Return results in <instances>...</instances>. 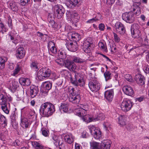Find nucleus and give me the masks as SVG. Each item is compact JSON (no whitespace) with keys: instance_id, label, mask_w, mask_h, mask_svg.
<instances>
[{"instance_id":"79ce46f5","label":"nucleus","mask_w":149,"mask_h":149,"mask_svg":"<svg viewBox=\"0 0 149 149\" xmlns=\"http://www.w3.org/2000/svg\"><path fill=\"white\" fill-rule=\"evenodd\" d=\"M8 29L4 26L3 24L1 22H0V34H3L5 32H7Z\"/></svg>"},{"instance_id":"cd10ccee","label":"nucleus","mask_w":149,"mask_h":149,"mask_svg":"<svg viewBox=\"0 0 149 149\" xmlns=\"http://www.w3.org/2000/svg\"><path fill=\"white\" fill-rule=\"evenodd\" d=\"M43 90L46 92L50 90L52 87V83L48 81H46L42 84Z\"/></svg>"},{"instance_id":"412c9836","label":"nucleus","mask_w":149,"mask_h":149,"mask_svg":"<svg viewBox=\"0 0 149 149\" xmlns=\"http://www.w3.org/2000/svg\"><path fill=\"white\" fill-rule=\"evenodd\" d=\"M111 143L108 140H104L102 141L101 143L102 149H110Z\"/></svg>"},{"instance_id":"9d476101","label":"nucleus","mask_w":149,"mask_h":149,"mask_svg":"<svg viewBox=\"0 0 149 149\" xmlns=\"http://www.w3.org/2000/svg\"><path fill=\"white\" fill-rule=\"evenodd\" d=\"M88 85L90 89L93 92L97 91L100 88V84L96 80L90 81Z\"/></svg>"},{"instance_id":"bf43d9fd","label":"nucleus","mask_w":149,"mask_h":149,"mask_svg":"<svg viewBox=\"0 0 149 149\" xmlns=\"http://www.w3.org/2000/svg\"><path fill=\"white\" fill-rule=\"evenodd\" d=\"M114 38L116 42H118L120 40V38L116 33H113Z\"/></svg>"},{"instance_id":"393cba45","label":"nucleus","mask_w":149,"mask_h":149,"mask_svg":"<svg viewBox=\"0 0 149 149\" xmlns=\"http://www.w3.org/2000/svg\"><path fill=\"white\" fill-rule=\"evenodd\" d=\"M75 113L79 117L84 116L87 114V109L82 108H78L76 109Z\"/></svg>"},{"instance_id":"a878e982","label":"nucleus","mask_w":149,"mask_h":149,"mask_svg":"<svg viewBox=\"0 0 149 149\" xmlns=\"http://www.w3.org/2000/svg\"><path fill=\"white\" fill-rule=\"evenodd\" d=\"M64 139L65 141L68 143L71 144L74 140V137L71 134H67L64 136Z\"/></svg>"},{"instance_id":"0eeeda50","label":"nucleus","mask_w":149,"mask_h":149,"mask_svg":"<svg viewBox=\"0 0 149 149\" xmlns=\"http://www.w3.org/2000/svg\"><path fill=\"white\" fill-rule=\"evenodd\" d=\"M91 38H88L84 41L82 45L84 51L86 53H90L91 46L93 45L92 42Z\"/></svg>"},{"instance_id":"1a4fd4ad","label":"nucleus","mask_w":149,"mask_h":149,"mask_svg":"<svg viewBox=\"0 0 149 149\" xmlns=\"http://www.w3.org/2000/svg\"><path fill=\"white\" fill-rule=\"evenodd\" d=\"M54 12L58 19L61 18L65 12L64 8L61 6L55 5L54 8Z\"/></svg>"},{"instance_id":"20e7f679","label":"nucleus","mask_w":149,"mask_h":149,"mask_svg":"<svg viewBox=\"0 0 149 149\" xmlns=\"http://www.w3.org/2000/svg\"><path fill=\"white\" fill-rule=\"evenodd\" d=\"M66 14L68 19L73 23H76L79 21L80 17L76 12L68 11Z\"/></svg>"},{"instance_id":"13d9d810","label":"nucleus","mask_w":149,"mask_h":149,"mask_svg":"<svg viewBox=\"0 0 149 149\" xmlns=\"http://www.w3.org/2000/svg\"><path fill=\"white\" fill-rule=\"evenodd\" d=\"M49 52L52 53L54 54L57 53V51L55 47L49 48Z\"/></svg>"},{"instance_id":"a211bd4d","label":"nucleus","mask_w":149,"mask_h":149,"mask_svg":"<svg viewBox=\"0 0 149 149\" xmlns=\"http://www.w3.org/2000/svg\"><path fill=\"white\" fill-rule=\"evenodd\" d=\"M104 115L102 113H99L96 115L95 116L91 117H89V122L91 121H95L98 120H102L104 119Z\"/></svg>"},{"instance_id":"2eb2a0df","label":"nucleus","mask_w":149,"mask_h":149,"mask_svg":"<svg viewBox=\"0 0 149 149\" xmlns=\"http://www.w3.org/2000/svg\"><path fill=\"white\" fill-rule=\"evenodd\" d=\"M70 81L73 84L76 86H82L84 85V82L82 78L77 79L76 78H73L71 77Z\"/></svg>"},{"instance_id":"aec40b11","label":"nucleus","mask_w":149,"mask_h":149,"mask_svg":"<svg viewBox=\"0 0 149 149\" xmlns=\"http://www.w3.org/2000/svg\"><path fill=\"white\" fill-rule=\"evenodd\" d=\"M65 45L68 49L71 52H74L77 49V45L76 43L73 44L72 42H67Z\"/></svg>"},{"instance_id":"4be33fe9","label":"nucleus","mask_w":149,"mask_h":149,"mask_svg":"<svg viewBox=\"0 0 149 149\" xmlns=\"http://www.w3.org/2000/svg\"><path fill=\"white\" fill-rule=\"evenodd\" d=\"M69 103L68 102H65L61 104L60 110L61 112H67L68 111Z\"/></svg>"},{"instance_id":"4c0bfd02","label":"nucleus","mask_w":149,"mask_h":149,"mask_svg":"<svg viewBox=\"0 0 149 149\" xmlns=\"http://www.w3.org/2000/svg\"><path fill=\"white\" fill-rule=\"evenodd\" d=\"M21 121L22 125L23 127H25L26 128L28 127L29 123L26 118H24L22 119Z\"/></svg>"},{"instance_id":"423d86ee","label":"nucleus","mask_w":149,"mask_h":149,"mask_svg":"<svg viewBox=\"0 0 149 149\" xmlns=\"http://www.w3.org/2000/svg\"><path fill=\"white\" fill-rule=\"evenodd\" d=\"M123 19L126 22L131 23L134 22L135 18L134 13L132 12H126L123 14Z\"/></svg>"},{"instance_id":"f257e3e1","label":"nucleus","mask_w":149,"mask_h":149,"mask_svg":"<svg viewBox=\"0 0 149 149\" xmlns=\"http://www.w3.org/2000/svg\"><path fill=\"white\" fill-rule=\"evenodd\" d=\"M55 111L54 106L51 103L47 102L41 105L40 109V113L47 117L52 115Z\"/></svg>"},{"instance_id":"ddd939ff","label":"nucleus","mask_w":149,"mask_h":149,"mask_svg":"<svg viewBox=\"0 0 149 149\" xmlns=\"http://www.w3.org/2000/svg\"><path fill=\"white\" fill-rule=\"evenodd\" d=\"M70 102L73 103L77 104L78 103L80 100V97L78 94H74V93H71L69 98Z\"/></svg>"},{"instance_id":"c85d7f7f","label":"nucleus","mask_w":149,"mask_h":149,"mask_svg":"<svg viewBox=\"0 0 149 149\" xmlns=\"http://www.w3.org/2000/svg\"><path fill=\"white\" fill-rule=\"evenodd\" d=\"M71 57L69 56L67 57V59L64 61V64L65 65V67L68 69L73 63L72 60H71Z\"/></svg>"},{"instance_id":"0e129e2a","label":"nucleus","mask_w":149,"mask_h":149,"mask_svg":"<svg viewBox=\"0 0 149 149\" xmlns=\"http://www.w3.org/2000/svg\"><path fill=\"white\" fill-rule=\"evenodd\" d=\"M8 23L9 26L11 29L12 28V21L10 17H8Z\"/></svg>"},{"instance_id":"680f3d73","label":"nucleus","mask_w":149,"mask_h":149,"mask_svg":"<svg viewBox=\"0 0 149 149\" xmlns=\"http://www.w3.org/2000/svg\"><path fill=\"white\" fill-rule=\"evenodd\" d=\"M54 47H55V44L52 41H50L49 42L48 46V49H49L50 48Z\"/></svg>"},{"instance_id":"7c9ffc66","label":"nucleus","mask_w":149,"mask_h":149,"mask_svg":"<svg viewBox=\"0 0 149 149\" xmlns=\"http://www.w3.org/2000/svg\"><path fill=\"white\" fill-rule=\"evenodd\" d=\"M17 35V32L14 30L11 31L9 35V38L12 40L13 42L15 44L17 42L14 40V38Z\"/></svg>"},{"instance_id":"864d4df0","label":"nucleus","mask_w":149,"mask_h":149,"mask_svg":"<svg viewBox=\"0 0 149 149\" xmlns=\"http://www.w3.org/2000/svg\"><path fill=\"white\" fill-rule=\"evenodd\" d=\"M140 49H143L144 51H146L149 48V45L147 44H143L140 47Z\"/></svg>"},{"instance_id":"f3484780","label":"nucleus","mask_w":149,"mask_h":149,"mask_svg":"<svg viewBox=\"0 0 149 149\" xmlns=\"http://www.w3.org/2000/svg\"><path fill=\"white\" fill-rule=\"evenodd\" d=\"M25 54L24 50L22 47L18 48L16 51V56L18 58H22L24 56Z\"/></svg>"},{"instance_id":"052dcab7","label":"nucleus","mask_w":149,"mask_h":149,"mask_svg":"<svg viewBox=\"0 0 149 149\" xmlns=\"http://www.w3.org/2000/svg\"><path fill=\"white\" fill-rule=\"evenodd\" d=\"M98 19L95 17L94 18H93L91 19L88 20L87 22V23H93L94 22H96L98 20Z\"/></svg>"},{"instance_id":"8fccbe9b","label":"nucleus","mask_w":149,"mask_h":149,"mask_svg":"<svg viewBox=\"0 0 149 149\" xmlns=\"http://www.w3.org/2000/svg\"><path fill=\"white\" fill-rule=\"evenodd\" d=\"M124 77L125 79L129 82H132L133 81V80L132 79L131 76L129 74H125Z\"/></svg>"},{"instance_id":"603ef678","label":"nucleus","mask_w":149,"mask_h":149,"mask_svg":"<svg viewBox=\"0 0 149 149\" xmlns=\"http://www.w3.org/2000/svg\"><path fill=\"white\" fill-rule=\"evenodd\" d=\"M110 48L109 49L111 51V52L113 53L115 52H116V48L113 45L112 43H110L109 44Z\"/></svg>"},{"instance_id":"6ab92c4d","label":"nucleus","mask_w":149,"mask_h":149,"mask_svg":"<svg viewBox=\"0 0 149 149\" xmlns=\"http://www.w3.org/2000/svg\"><path fill=\"white\" fill-rule=\"evenodd\" d=\"M135 79L136 82L139 85H142L145 84L144 76L141 74H136Z\"/></svg>"},{"instance_id":"dca6fc26","label":"nucleus","mask_w":149,"mask_h":149,"mask_svg":"<svg viewBox=\"0 0 149 149\" xmlns=\"http://www.w3.org/2000/svg\"><path fill=\"white\" fill-rule=\"evenodd\" d=\"M123 91L125 94L130 96L133 95L134 93V90L132 88L127 85L123 87Z\"/></svg>"},{"instance_id":"f03ea898","label":"nucleus","mask_w":149,"mask_h":149,"mask_svg":"<svg viewBox=\"0 0 149 149\" xmlns=\"http://www.w3.org/2000/svg\"><path fill=\"white\" fill-rule=\"evenodd\" d=\"M51 74V71L49 69L43 68L40 69L38 72L37 77L40 80L42 81L49 77Z\"/></svg>"},{"instance_id":"e2e57ef3","label":"nucleus","mask_w":149,"mask_h":149,"mask_svg":"<svg viewBox=\"0 0 149 149\" xmlns=\"http://www.w3.org/2000/svg\"><path fill=\"white\" fill-rule=\"evenodd\" d=\"M77 67L76 65L73 63L69 69L71 71H74Z\"/></svg>"},{"instance_id":"a19ab883","label":"nucleus","mask_w":149,"mask_h":149,"mask_svg":"<svg viewBox=\"0 0 149 149\" xmlns=\"http://www.w3.org/2000/svg\"><path fill=\"white\" fill-rule=\"evenodd\" d=\"M71 37L73 39H75V40H79L81 39V36L78 33L73 32L71 35Z\"/></svg>"},{"instance_id":"3c124183","label":"nucleus","mask_w":149,"mask_h":149,"mask_svg":"<svg viewBox=\"0 0 149 149\" xmlns=\"http://www.w3.org/2000/svg\"><path fill=\"white\" fill-rule=\"evenodd\" d=\"M1 109L6 114H8L9 113V110L7 107V104L1 105Z\"/></svg>"},{"instance_id":"e433bc0d","label":"nucleus","mask_w":149,"mask_h":149,"mask_svg":"<svg viewBox=\"0 0 149 149\" xmlns=\"http://www.w3.org/2000/svg\"><path fill=\"white\" fill-rule=\"evenodd\" d=\"M32 145L36 149H42L43 147V146L42 144L36 141L32 142Z\"/></svg>"},{"instance_id":"6e6552de","label":"nucleus","mask_w":149,"mask_h":149,"mask_svg":"<svg viewBox=\"0 0 149 149\" xmlns=\"http://www.w3.org/2000/svg\"><path fill=\"white\" fill-rule=\"evenodd\" d=\"M133 105V103L129 100H124L120 104L121 109L124 111H129Z\"/></svg>"},{"instance_id":"09e8293b","label":"nucleus","mask_w":149,"mask_h":149,"mask_svg":"<svg viewBox=\"0 0 149 149\" xmlns=\"http://www.w3.org/2000/svg\"><path fill=\"white\" fill-rule=\"evenodd\" d=\"M41 131L42 135L45 136H48L49 135V132L45 128H42Z\"/></svg>"},{"instance_id":"f704fd0d","label":"nucleus","mask_w":149,"mask_h":149,"mask_svg":"<svg viewBox=\"0 0 149 149\" xmlns=\"http://www.w3.org/2000/svg\"><path fill=\"white\" fill-rule=\"evenodd\" d=\"M6 58L5 57H0V69H3L5 67Z\"/></svg>"},{"instance_id":"39448f33","label":"nucleus","mask_w":149,"mask_h":149,"mask_svg":"<svg viewBox=\"0 0 149 149\" xmlns=\"http://www.w3.org/2000/svg\"><path fill=\"white\" fill-rule=\"evenodd\" d=\"M89 128L90 133L95 139H98L101 137L102 133L99 129L95 127L93 125H90Z\"/></svg>"},{"instance_id":"c756f323","label":"nucleus","mask_w":149,"mask_h":149,"mask_svg":"<svg viewBox=\"0 0 149 149\" xmlns=\"http://www.w3.org/2000/svg\"><path fill=\"white\" fill-rule=\"evenodd\" d=\"M71 59L73 63H76L81 64L85 62L84 59H81L76 56H73L71 57Z\"/></svg>"},{"instance_id":"2f4dec72","label":"nucleus","mask_w":149,"mask_h":149,"mask_svg":"<svg viewBox=\"0 0 149 149\" xmlns=\"http://www.w3.org/2000/svg\"><path fill=\"white\" fill-rule=\"evenodd\" d=\"M7 124V120L3 116H1L0 118V128L1 127H4Z\"/></svg>"},{"instance_id":"de8ad7c7","label":"nucleus","mask_w":149,"mask_h":149,"mask_svg":"<svg viewBox=\"0 0 149 149\" xmlns=\"http://www.w3.org/2000/svg\"><path fill=\"white\" fill-rule=\"evenodd\" d=\"M123 118V117L122 116H120L118 118L119 123L122 126L125 125V119Z\"/></svg>"},{"instance_id":"4468645a","label":"nucleus","mask_w":149,"mask_h":149,"mask_svg":"<svg viewBox=\"0 0 149 149\" xmlns=\"http://www.w3.org/2000/svg\"><path fill=\"white\" fill-rule=\"evenodd\" d=\"M104 95L107 100L109 102H111L112 100L113 97V90L111 89L106 91L104 93Z\"/></svg>"},{"instance_id":"5fc2aeb1","label":"nucleus","mask_w":149,"mask_h":149,"mask_svg":"<svg viewBox=\"0 0 149 149\" xmlns=\"http://www.w3.org/2000/svg\"><path fill=\"white\" fill-rule=\"evenodd\" d=\"M55 62L58 64L62 66L64 64V61H63V59L60 58H57L55 61Z\"/></svg>"},{"instance_id":"473e14b6","label":"nucleus","mask_w":149,"mask_h":149,"mask_svg":"<svg viewBox=\"0 0 149 149\" xmlns=\"http://www.w3.org/2000/svg\"><path fill=\"white\" fill-rule=\"evenodd\" d=\"M133 11L134 12L136 15L138 16L141 13V10L140 7L137 5L135 4L133 5Z\"/></svg>"},{"instance_id":"f8f14e48","label":"nucleus","mask_w":149,"mask_h":149,"mask_svg":"<svg viewBox=\"0 0 149 149\" xmlns=\"http://www.w3.org/2000/svg\"><path fill=\"white\" fill-rule=\"evenodd\" d=\"M115 28L118 33L120 34H124L125 31L124 25L120 22H117L115 25Z\"/></svg>"},{"instance_id":"bb28decb","label":"nucleus","mask_w":149,"mask_h":149,"mask_svg":"<svg viewBox=\"0 0 149 149\" xmlns=\"http://www.w3.org/2000/svg\"><path fill=\"white\" fill-rule=\"evenodd\" d=\"M98 46L101 50L105 52L108 51L106 42L104 41L100 42L98 44Z\"/></svg>"},{"instance_id":"a18cd8bd","label":"nucleus","mask_w":149,"mask_h":149,"mask_svg":"<svg viewBox=\"0 0 149 149\" xmlns=\"http://www.w3.org/2000/svg\"><path fill=\"white\" fill-rule=\"evenodd\" d=\"M37 65L38 63L37 62L33 61L31 63L30 66L32 69L35 70V71H37L38 69Z\"/></svg>"},{"instance_id":"9b49d317","label":"nucleus","mask_w":149,"mask_h":149,"mask_svg":"<svg viewBox=\"0 0 149 149\" xmlns=\"http://www.w3.org/2000/svg\"><path fill=\"white\" fill-rule=\"evenodd\" d=\"M83 0H69L66 2V5L67 7L73 8L75 6H78L82 2Z\"/></svg>"},{"instance_id":"4d7b16f0","label":"nucleus","mask_w":149,"mask_h":149,"mask_svg":"<svg viewBox=\"0 0 149 149\" xmlns=\"http://www.w3.org/2000/svg\"><path fill=\"white\" fill-rule=\"evenodd\" d=\"M30 0H20V3L21 5L23 6H26L28 5L29 2Z\"/></svg>"},{"instance_id":"72a5a7b5","label":"nucleus","mask_w":149,"mask_h":149,"mask_svg":"<svg viewBox=\"0 0 149 149\" xmlns=\"http://www.w3.org/2000/svg\"><path fill=\"white\" fill-rule=\"evenodd\" d=\"M7 98L6 96L0 94V105H4L6 104Z\"/></svg>"},{"instance_id":"37998d69","label":"nucleus","mask_w":149,"mask_h":149,"mask_svg":"<svg viewBox=\"0 0 149 149\" xmlns=\"http://www.w3.org/2000/svg\"><path fill=\"white\" fill-rule=\"evenodd\" d=\"M48 20L49 22V26L53 28L55 27L56 24L54 20L51 18L50 17L48 16Z\"/></svg>"},{"instance_id":"6e6d98bb","label":"nucleus","mask_w":149,"mask_h":149,"mask_svg":"<svg viewBox=\"0 0 149 149\" xmlns=\"http://www.w3.org/2000/svg\"><path fill=\"white\" fill-rule=\"evenodd\" d=\"M10 87L11 88H12L13 89H16L18 87L17 82H15V81H12L11 85H10Z\"/></svg>"},{"instance_id":"c03bdc74","label":"nucleus","mask_w":149,"mask_h":149,"mask_svg":"<svg viewBox=\"0 0 149 149\" xmlns=\"http://www.w3.org/2000/svg\"><path fill=\"white\" fill-rule=\"evenodd\" d=\"M59 56L62 59H64L66 57L67 54L66 52L64 50H60Z\"/></svg>"},{"instance_id":"58836bf2","label":"nucleus","mask_w":149,"mask_h":149,"mask_svg":"<svg viewBox=\"0 0 149 149\" xmlns=\"http://www.w3.org/2000/svg\"><path fill=\"white\" fill-rule=\"evenodd\" d=\"M21 66L19 64H17L15 69L13 71V73L12 75L13 76H16L19 72L21 70Z\"/></svg>"},{"instance_id":"338daca9","label":"nucleus","mask_w":149,"mask_h":149,"mask_svg":"<svg viewBox=\"0 0 149 149\" xmlns=\"http://www.w3.org/2000/svg\"><path fill=\"white\" fill-rule=\"evenodd\" d=\"M58 147L60 149H64L65 148L64 144L62 142H61L59 144V146H58Z\"/></svg>"},{"instance_id":"7ed1b4c3","label":"nucleus","mask_w":149,"mask_h":149,"mask_svg":"<svg viewBox=\"0 0 149 149\" xmlns=\"http://www.w3.org/2000/svg\"><path fill=\"white\" fill-rule=\"evenodd\" d=\"M131 31L132 37L139 38L141 36L140 26L137 24H133L131 26Z\"/></svg>"},{"instance_id":"774afa93","label":"nucleus","mask_w":149,"mask_h":149,"mask_svg":"<svg viewBox=\"0 0 149 149\" xmlns=\"http://www.w3.org/2000/svg\"><path fill=\"white\" fill-rule=\"evenodd\" d=\"M144 70L145 72L146 73L149 74V66L147 65L144 68Z\"/></svg>"},{"instance_id":"49530a36","label":"nucleus","mask_w":149,"mask_h":149,"mask_svg":"<svg viewBox=\"0 0 149 149\" xmlns=\"http://www.w3.org/2000/svg\"><path fill=\"white\" fill-rule=\"evenodd\" d=\"M111 73L109 71H106L104 73V76L106 81L111 79Z\"/></svg>"},{"instance_id":"b1692460","label":"nucleus","mask_w":149,"mask_h":149,"mask_svg":"<svg viewBox=\"0 0 149 149\" xmlns=\"http://www.w3.org/2000/svg\"><path fill=\"white\" fill-rule=\"evenodd\" d=\"M20 84L23 86H28L31 84L30 79L27 78L21 77L19 79Z\"/></svg>"},{"instance_id":"ea45409f","label":"nucleus","mask_w":149,"mask_h":149,"mask_svg":"<svg viewBox=\"0 0 149 149\" xmlns=\"http://www.w3.org/2000/svg\"><path fill=\"white\" fill-rule=\"evenodd\" d=\"M10 8L13 11H16L18 10V8L14 2H10L9 4Z\"/></svg>"},{"instance_id":"c9c22d12","label":"nucleus","mask_w":149,"mask_h":149,"mask_svg":"<svg viewBox=\"0 0 149 149\" xmlns=\"http://www.w3.org/2000/svg\"><path fill=\"white\" fill-rule=\"evenodd\" d=\"M91 149H102L100 143L94 142L91 144Z\"/></svg>"},{"instance_id":"5701e85b","label":"nucleus","mask_w":149,"mask_h":149,"mask_svg":"<svg viewBox=\"0 0 149 149\" xmlns=\"http://www.w3.org/2000/svg\"><path fill=\"white\" fill-rule=\"evenodd\" d=\"M30 95L31 97H34L38 94L39 90L38 88L34 86L30 87Z\"/></svg>"},{"instance_id":"69168bd1","label":"nucleus","mask_w":149,"mask_h":149,"mask_svg":"<svg viewBox=\"0 0 149 149\" xmlns=\"http://www.w3.org/2000/svg\"><path fill=\"white\" fill-rule=\"evenodd\" d=\"M59 138L57 136H56L55 135H53L52 136V141L54 143V142H56L57 140L59 139Z\"/></svg>"}]
</instances>
